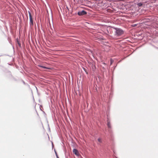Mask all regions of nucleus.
I'll return each instance as SVG.
<instances>
[{"mask_svg": "<svg viewBox=\"0 0 158 158\" xmlns=\"http://www.w3.org/2000/svg\"><path fill=\"white\" fill-rule=\"evenodd\" d=\"M116 35L117 36H120L123 33V31L120 29L116 28Z\"/></svg>", "mask_w": 158, "mask_h": 158, "instance_id": "f257e3e1", "label": "nucleus"}, {"mask_svg": "<svg viewBox=\"0 0 158 158\" xmlns=\"http://www.w3.org/2000/svg\"><path fill=\"white\" fill-rule=\"evenodd\" d=\"M30 20V24L31 26H33V18L31 15V14L30 12H28Z\"/></svg>", "mask_w": 158, "mask_h": 158, "instance_id": "f03ea898", "label": "nucleus"}, {"mask_svg": "<svg viewBox=\"0 0 158 158\" xmlns=\"http://www.w3.org/2000/svg\"><path fill=\"white\" fill-rule=\"evenodd\" d=\"M78 15L79 16H82L87 14V12L84 10H82L79 11L77 13Z\"/></svg>", "mask_w": 158, "mask_h": 158, "instance_id": "7ed1b4c3", "label": "nucleus"}, {"mask_svg": "<svg viewBox=\"0 0 158 158\" xmlns=\"http://www.w3.org/2000/svg\"><path fill=\"white\" fill-rule=\"evenodd\" d=\"M73 152L77 156H78L79 155V153L78 150L76 149H74L73 150Z\"/></svg>", "mask_w": 158, "mask_h": 158, "instance_id": "20e7f679", "label": "nucleus"}, {"mask_svg": "<svg viewBox=\"0 0 158 158\" xmlns=\"http://www.w3.org/2000/svg\"><path fill=\"white\" fill-rule=\"evenodd\" d=\"M107 126H108V128H110L111 127L110 123V122H108Z\"/></svg>", "mask_w": 158, "mask_h": 158, "instance_id": "39448f33", "label": "nucleus"}, {"mask_svg": "<svg viewBox=\"0 0 158 158\" xmlns=\"http://www.w3.org/2000/svg\"><path fill=\"white\" fill-rule=\"evenodd\" d=\"M137 5L139 6H140L142 5V4L141 3H138Z\"/></svg>", "mask_w": 158, "mask_h": 158, "instance_id": "423d86ee", "label": "nucleus"}, {"mask_svg": "<svg viewBox=\"0 0 158 158\" xmlns=\"http://www.w3.org/2000/svg\"><path fill=\"white\" fill-rule=\"evenodd\" d=\"M40 67L42 68H43L44 69H49V68H47V67H44V66H40Z\"/></svg>", "mask_w": 158, "mask_h": 158, "instance_id": "0eeeda50", "label": "nucleus"}, {"mask_svg": "<svg viewBox=\"0 0 158 158\" xmlns=\"http://www.w3.org/2000/svg\"><path fill=\"white\" fill-rule=\"evenodd\" d=\"M98 141L100 143H101V142H102V140H101V139L100 138H98Z\"/></svg>", "mask_w": 158, "mask_h": 158, "instance_id": "6e6552de", "label": "nucleus"}, {"mask_svg": "<svg viewBox=\"0 0 158 158\" xmlns=\"http://www.w3.org/2000/svg\"><path fill=\"white\" fill-rule=\"evenodd\" d=\"M56 157H57V158H59L58 155H57V154H56Z\"/></svg>", "mask_w": 158, "mask_h": 158, "instance_id": "1a4fd4ad", "label": "nucleus"}, {"mask_svg": "<svg viewBox=\"0 0 158 158\" xmlns=\"http://www.w3.org/2000/svg\"><path fill=\"white\" fill-rule=\"evenodd\" d=\"M112 61L111 60V64L112 63Z\"/></svg>", "mask_w": 158, "mask_h": 158, "instance_id": "9d476101", "label": "nucleus"}]
</instances>
